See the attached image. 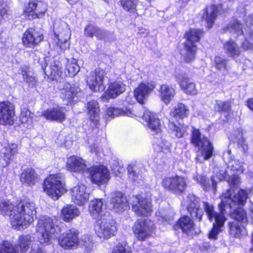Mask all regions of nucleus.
<instances>
[{"mask_svg": "<svg viewBox=\"0 0 253 253\" xmlns=\"http://www.w3.org/2000/svg\"><path fill=\"white\" fill-rule=\"evenodd\" d=\"M37 207L31 201L21 202L16 206L8 200L0 202V211L3 215H8L11 225L20 230L27 228L36 218Z\"/></svg>", "mask_w": 253, "mask_h": 253, "instance_id": "f257e3e1", "label": "nucleus"}, {"mask_svg": "<svg viewBox=\"0 0 253 253\" xmlns=\"http://www.w3.org/2000/svg\"><path fill=\"white\" fill-rule=\"evenodd\" d=\"M248 194L243 189L240 190L237 194H233L231 190H227L221 196V203L219 205L220 211L217 212L214 211L212 205L207 202H203L204 209L209 220L214 221L213 223L217 224H224L226 218L224 216L226 212V209H234L237 206H243L246 203Z\"/></svg>", "mask_w": 253, "mask_h": 253, "instance_id": "f03ea898", "label": "nucleus"}, {"mask_svg": "<svg viewBox=\"0 0 253 253\" xmlns=\"http://www.w3.org/2000/svg\"><path fill=\"white\" fill-rule=\"evenodd\" d=\"M142 120L148 126L157 133L153 142L154 148L158 152L167 153L170 151V144L167 140L166 136L161 133V124L156 114L149 110L144 111Z\"/></svg>", "mask_w": 253, "mask_h": 253, "instance_id": "7ed1b4c3", "label": "nucleus"}, {"mask_svg": "<svg viewBox=\"0 0 253 253\" xmlns=\"http://www.w3.org/2000/svg\"><path fill=\"white\" fill-rule=\"evenodd\" d=\"M43 188L44 192L55 200L67 191L64 178L61 173L50 175L45 179Z\"/></svg>", "mask_w": 253, "mask_h": 253, "instance_id": "20e7f679", "label": "nucleus"}, {"mask_svg": "<svg viewBox=\"0 0 253 253\" xmlns=\"http://www.w3.org/2000/svg\"><path fill=\"white\" fill-rule=\"evenodd\" d=\"M202 35L203 32L198 29H191L186 33L187 41L180 50V54L186 62H191L194 59L197 51L195 43L199 41Z\"/></svg>", "mask_w": 253, "mask_h": 253, "instance_id": "39448f33", "label": "nucleus"}, {"mask_svg": "<svg viewBox=\"0 0 253 253\" xmlns=\"http://www.w3.org/2000/svg\"><path fill=\"white\" fill-rule=\"evenodd\" d=\"M55 229L53 219L48 216L39 218L36 226V235L39 242L43 245L50 244Z\"/></svg>", "mask_w": 253, "mask_h": 253, "instance_id": "423d86ee", "label": "nucleus"}, {"mask_svg": "<svg viewBox=\"0 0 253 253\" xmlns=\"http://www.w3.org/2000/svg\"><path fill=\"white\" fill-rule=\"evenodd\" d=\"M191 141L198 149L199 154L203 157V161L212 157L214 151L212 144L208 137L201 134L199 129L193 128Z\"/></svg>", "mask_w": 253, "mask_h": 253, "instance_id": "0eeeda50", "label": "nucleus"}, {"mask_svg": "<svg viewBox=\"0 0 253 253\" xmlns=\"http://www.w3.org/2000/svg\"><path fill=\"white\" fill-rule=\"evenodd\" d=\"M216 178L218 181L223 180H227L230 186V189L233 194H237L233 189L237 188L240 185V178L238 175L230 172L229 170L226 168H217L215 169V175L211 178V182L212 189L214 191L216 190L217 183L218 181L215 179Z\"/></svg>", "mask_w": 253, "mask_h": 253, "instance_id": "6e6552de", "label": "nucleus"}, {"mask_svg": "<svg viewBox=\"0 0 253 253\" xmlns=\"http://www.w3.org/2000/svg\"><path fill=\"white\" fill-rule=\"evenodd\" d=\"M162 185L168 191L176 195L185 192L187 187V181L185 177L175 175L163 179Z\"/></svg>", "mask_w": 253, "mask_h": 253, "instance_id": "1a4fd4ad", "label": "nucleus"}, {"mask_svg": "<svg viewBox=\"0 0 253 253\" xmlns=\"http://www.w3.org/2000/svg\"><path fill=\"white\" fill-rule=\"evenodd\" d=\"M54 33L58 40L57 45L62 50L68 48L71 34L68 24L65 22H56L54 25Z\"/></svg>", "mask_w": 253, "mask_h": 253, "instance_id": "9d476101", "label": "nucleus"}, {"mask_svg": "<svg viewBox=\"0 0 253 253\" xmlns=\"http://www.w3.org/2000/svg\"><path fill=\"white\" fill-rule=\"evenodd\" d=\"M132 211L138 216H146L152 211L151 202L140 195L133 196L129 200Z\"/></svg>", "mask_w": 253, "mask_h": 253, "instance_id": "9b49d317", "label": "nucleus"}, {"mask_svg": "<svg viewBox=\"0 0 253 253\" xmlns=\"http://www.w3.org/2000/svg\"><path fill=\"white\" fill-rule=\"evenodd\" d=\"M117 230L114 220L101 218L95 225V231L100 238L108 239L115 235Z\"/></svg>", "mask_w": 253, "mask_h": 253, "instance_id": "f8f14e48", "label": "nucleus"}, {"mask_svg": "<svg viewBox=\"0 0 253 253\" xmlns=\"http://www.w3.org/2000/svg\"><path fill=\"white\" fill-rule=\"evenodd\" d=\"M105 75V71L99 69L90 72L86 78L89 88L94 91H103Z\"/></svg>", "mask_w": 253, "mask_h": 253, "instance_id": "ddd939ff", "label": "nucleus"}, {"mask_svg": "<svg viewBox=\"0 0 253 253\" xmlns=\"http://www.w3.org/2000/svg\"><path fill=\"white\" fill-rule=\"evenodd\" d=\"M46 5L41 2L30 1L24 8L23 14L29 19L42 17L46 11Z\"/></svg>", "mask_w": 253, "mask_h": 253, "instance_id": "4468645a", "label": "nucleus"}, {"mask_svg": "<svg viewBox=\"0 0 253 253\" xmlns=\"http://www.w3.org/2000/svg\"><path fill=\"white\" fill-rule=\"evenodd\" d=\"M154 228V225L152 221L139 219L135 223L133 230L138 239L142 241L150 235Z\"/></svg>", "mask_w": 253, "mask_h": 253, "instance_id": "2eb2a0df", "label": "nucleus"}, {"mask_svg": "<svg viewBox=\"0 0 253 253\" xmlns=\"http://www.w3.org/2000/svg\"><path fill=\"white\" fill-rule=\"evenodd\" d=\"M79 232L71 229L62 234L58 238L60 246L64 249H71L76 247L79 243Z\"/></svg>", "mask_w": 253, "mask_h": 253, "instance_id": "dca6fc26", "label": "nucleus"}, {"mask_svg": "<svg viewBox=\"0 0 253 253\" xmlns=\"http://www.w3.org/2000/svg\"><path fill=\"white\" fill-rule=\"evenodd\" d=\"M14 116V105L9 101L0 102V125H12Z\"/></svg>", "mask_w": 253, "mask_h": 253, "instance_id": "f3484780", "label": "nucleus"}, {"mask_svg": "<svg viewBox=\"0 0 253 253\" xmlns=\"http://www.w3.org/2000/svg\"><path fill=\"white\" fill-rule=\"evenodd\" d=\"M145 110H148L142 108L139 110H131L127 108H119L111 107L107 109L106 113L109 117L112 118L120 116H127L132 118L135 117L142 119L143 114Z\"/></svg>", "mask_w": 253, "mask_h": 253, "instance_id": "a211bd4d", "label": "nucleus"}, {"mask_svg": "<svg viewBox=\"0 0 253 253\" xmlns=\"http://www.w3.org/2000/svg\"><path fill=\"white\" fill-rule=\"evenodd\" d=\"M185 202L187 210L191 216L201 221L204 211L200 207V199L193 194H189Z\"/></svg>", "mask_w": 253, "mask_h": 253, "instance_id": "6ab92c4d", "label": "nucleus"}, {"mask_svg": "<svg viewBox=\"0 0 253 253\" xmlns=\"http://www.w3.org/2000/svg\"><path fill=\"white\" fill-rule=\"evenodd\" d=\"M92 182L97 184H103L109 179V172L104 166L92 167L87 170Z\"/></svg>", "mask_w": 253, "mask_h": 253, "instance_id": "aec40b11", "label": "nucleus"}, {"mask_svg": "<svg viewBox=\"0 0 253 253\" xmlns=\"http://www.w3.org/2000/svg\"><path fill=\"white\" fill-rule=\"evenodd\" d=\"M86 189V187L84 185H77L71 189L70 195L72 202L79 206L85 204L89 196Z\"/></svg>", "mask_w": 253, "mask_h": 253, "instance_id": "412c9836", "label": "nucleus"}, {"mask_svg": "<svg viewBox=\"0 0 253 253\" xmlns=\"http://www.w3.org/2000/svg\"><path fill=\"white\" fill-rule=\"evenodd\" d=\"M155 86V84L153 82L141 83L134 90V96L139 103L143 104L148 98Z\"/></svg>", "mask_w": 253, "mask_h": 253, "instance_id": "4be33fe9", "label": "nucleus"}, {"mask_svg": "<svg viewBox=\"0 0 253 253\" xmlns=\"http://www.w3.org/2000/svg\"><path fill=\"white\" fill-rule=\"evenodd\" d=\"M43 39L42 33L35 29L29 28L24 33L22 42L25 46L32 47L38 45Z\"/></svg>", "mask_w": 253, "mask_h": 253, "instance_id": "5701e85b", "label": "nucleus"}, {"mask_svg": "<svg viewBox=\"0 0 253 253\" xmlns=\"http://www.w3.org/2000/svg\"><path fill=\"white\" fill-rule=\"evenodd\" d=\"M128 202L126 196L121 192H117L112 194L110 201V208L116 212H121L126 209Z\"/></svg>", "mask_w": 253, "mask_h": 253, "instance_id": "b1692460", "label": "nucleus"}, {"mask_svg": "<svg viewBox=\"0 0 253 253\" xmlns=\"http://www.w3.org/2000/svg\"><path fill=\"white\" fill-rule=\"evenodd\" d=\"M66 168L70 171L79 173H84L88 170L85 160L77 156H72L67 159Z\"/></svg>", "mask_w": 253, "mask_h": 253, "instance_id": "393cba45", "label": "nucleus"}, {"mask_svg": "<svg viewBox=\"0 0 253 253\" xmlns=\"http://www.w3.org/2000/svg\"><path fill=\"white\" fill-rule=\"evenodd\" d=\"M175 79L181 89L186 93L190 95H195L197 93L195 83L190 82L189 78L185 73L181 72L176 74Z\"/></svg>", "mask_w": 253, "mask_h": 253, "instance_id": "a878e982", "label": "nucleus"}, {"mask_svg": "<svg viewBox=\"0 0 253 253\" xmlns=\"http://www.w3.org/2000/svg\"><path fill=\"white\" fill-rule=\"evenodd\" d=\"M42 116L46 119L57 122H63L66 118L64 109L58 106L42 111Z\"/></svg>", "mask_w": 253, "mask_h": 253, "instance_id": "bb28decb", "label": "nucleus"}, {"mask_svg": "<svg viewBox=\"0 0 253 253\" xmlns=\"http://www.w3.org/2000/svg\"><path fill=\"white\" fill-rule=\"evenodd\" d=\"M45 75L51 80H57L62 78V73L60 71L61 63L59 61H55L52 63L49 66L46 65V63L42 66Z\"/></svg>", "mask_w": 253, "mask_h": 253, "instance_id": "cd10ccee", "label": "nucleus"}, {"mask_svg": "<svg viewBox=\"0 0 253 253\" xmlns=\"http://www.w3.org/2000/svg\"><path fill=\"white\" fill-rule=\"evenodd\" d=\"M126 90V85L120 77L116 81L111 83L109 85L107 93L110 97L115 98Z\"/></svg>", "mask_w": 253, "mask_h": 253, "instance_id": "c85d7f7f", "label": "nucleus"}, {"mask_svg": "<svg viewBox=\"0 0 253 253\" xmlns=\"http://www.w3.org/2000/svg\"><path fill=\"white\" fill-rule=\"evenodd\" d=\"M20 180L23 183L31 186L38 182L39 175L35 169L28 168L23 171L20 176Z\"/></svg>", "mask_w": 253, "mask_h": 253, "instance_id": "c756f323", "label": "nucleus"}, {"mask_svg": "<svg viewBox=\"0 0 253 253\" xmlns=\"http://www.w3.org/2000/svg\"><path fill=\"white\" fill-rule=\"evenodd\" d=\"M89 212L93 218H102L103 214V200L96 199L90 201L89 205Z\"/></svg>", "mask_w": 253, "mask_h": 253, "instance_id": "7c9ffc66", "label": "nucleus"}, {"mask_svg": "<svg viewBox=\"0 0 253 253\" xmlns=\"http://www.w3.org/2000/svg\"><path fill=\"white\" fill-rule=\"evenodd\" d=\"M87 109L90 121L96 126L100 119L98 103L95 100L89 101L87 104Z\"/></svg>", "mask_w": 253, "mask_h": 253, "instance_id": "2f4dec72", "label": "nucleus"}, {"mask_svg": "<svg viewBox=\"0 0 253 253\" xmlns=\"http://www.w3.org/2000/svg\"><path fill=\"white\" fill-rule=\"evenodd\" d=\"M242 29V24L238 20L233 19L221 30V31L223 33L228 32L233 36L236 37L243 34Z\"/></svg>", "mask_w": 253, "mask_h": 253, "instance_id": "473e14b6", "label": "nucleus"}, {"mask_svg": "<svg viewBox=\"0 0 253 253\" xmlns=\"http://www.w3.org/2000/svg\"><path fill=\"white\" fill-rule=\"evenodd\" d=\"M220 7V6L217 7L215 5H211L207 7L206 12L204 14L203 18L206 21L209 28L214 23L219 13Z\"/></svg>", "mask_w": 253, "mask_h": 253, "instance_id": "72a5a7b5", "label": "nucleus"}, {"mask_svg": "<svg viewBox=\"0 0 253 253\" xmlns=\"http://www.w3.org/2000/svg\"><path fill=\"white\" fill-rule=\"evenodd\" d=\"M80 211L78 208L74 205H68L62 210L63 219L66 222H69L74 218L78 216Z\"/></svg>", "mask_w": 253, "mask_h": 253, "instance_id": "f704fd0d", "label": "nucleus"}, {"mask_svg": "<svg viewBox=\"0 0 253 253\" xmlns=\"http://www.w3.org/2000/svg\"><path fill=\"white\" fill-rule=\"evenodd\" d=\"M177 226H179L183 232L189 234L194 229V223L190 217L184 215L178 220L174 227L176 229Z\"/></svg>", "mask_w": 253, "mask_h": 253, "instance_id": "c9c22d12", "label": "nucleus"}, {"mask_svg": "<svg viewBox=\"0 0 253 253\" xmlns=\"http://www.w3.org/2000/svg\"><path fill=\"white\" fill-rule=\"evenodd\" d=\"M229 139L234 142H236L238 149L242 152L244 153L247 152L248 147L243 136L242 130H235L230 135Z\"/></svg>", "mask_w": 253, "mask_h": 253, "instance_id": "e433bc0d", "label": "nucleus"}, {"mask_svg": "<svg viewBox=\"0 0 253 253\" xmlns=\"http://www.w3.org/2000/svg\"><path fill=\"white\" fill-rule=\"evenodd\" d=\"M175 94L174 88L168 84H163L161 86L160 97L162 100L166 104H169Z\"/></svg>", "mask_w": 253, "mask_h": 253, "instance_id": "4c0bfd02", "label": "nucleus"}, {"mask_svg": "<svg viewBox=\"0 0 253 253\" xmlns=\"http://www.w3.org/2000/svg\"><path fill=\"white\" fill-rule=\"evenodd\" d=\"M17 148V145L14 143L9 144L0 148V156L5 161L6 165H7L12 156L16 153Z\"/></svg>", "mask_w": 253, "mask_h": 253, "instance_id": "58836bf2", "label": "nucleus"}, {"mask_svg": "<svg viewBox=\"0 0 253 253\" xmlns=\"http://www.w3.org/2000/svg\"><path fill=\"white\" fill-rule=\"evenodd\" d=\"M229 233L235 238H241L247 235L246 228L237 221L229 223Z\"/></svg>", "mask_w": 253, "mask_h": 253, "instance_id": "ea45409f", "label": "nucleus"}, {"mask_svg": "<svg viewBox=\"0 0 253 253\" xmlns=\"http://www.w3.org/2000/svg\"><path fill=\"white\" fill-rule=\"evenodd\" d=\"M223 48L227 54L232 57H238L241 53L239 46L231 39L224 43Z\"/></svg>", "mask_w": 253, "mask_h": 253, "instance_id": "a19ab883", "label": "nucleus"}, {"mask_svg": "<svg viewBox=\"0 0 253 253\" xmlns=\"http://www.w3.org/2000/svg\"><path fill=\"white\" fill-rule=\"evenodd\" d=\"M21 74L23 77L24 81L29 84V86L34 87L37 83V79L35 74L30 68L26 66L21 67Z\"/></svg>", "mask_w": 253, "mask_h": 253, "instance_id": "79ce46f5", "label": "nucleus"}, {"mask_svg": "<svg viewBox=\"0 0 253 253\" xmlns=\"http://www.w3.org/2000/svg\"><path fill=\"white\" fill-rule=\"evenodd\" d=\"M189 110L187 106L180 103L174 107L170 112V115L175 118L183 119L188 116Z\"/></svg>", "mask_w": 253, "mask_h": 253, "instance_id": "37998d69", "label": "nucleus"}, {"mask_svg": "<svg viewBox=\"0 0 253 253\" xmlns=\"http://www.w3.org/2000/svg\"><path fill=\"white\" fill-rule=\"evenodd\" d=\"M168 127L170 133L175 135L177 138L183 137L187 129L186 126H183L181 124H179V126H177L171 122H169Z\"/></svg>", "mask_w": 253, "mask_h": 253, "instance_id": "c03bdc74", "label": "nucleus"}, {"mask_svg": "<svg viewBox=\"0 0 253 253\" xmlns=\"http://www.w3.org/2000/svg\"><path fill=\"white\" fill-rule=\"evenodd\" d=\"M62 98L64 100H67L69 102L73 101L77 94L76 88L72 87L69 84H66L64 85V88L62 91Z\"/></svg>", "mask_w": 253, "mask_h": 253, "instance_id": "a18cd8bd", "label": "nucleus"}, {"mask_svg": "<svg viewBox=\"0 0 253 253\" xmlns=\"http://www.w3.org/2000/svg\"><path fill=\"white\" fill-rule=\"evenodd\" d=\"M33 241L31 235L27 234L21 236L18 240V247L20 249L21 253L28 251L31 242Z\"/></svg>", "mask_w": 253, "mask_h": 253, "instance_id": "49530a36", "label": "nucleus"}, {"mask_svg": "<svg viewBox=\"0 0 253 253\" xmlns=\"http://www.w3.org/2000/svg\"><path fill=\"white\" fill-rule=\"evenodd\" d=\"M127 172L129 178L134 182L137 181L141 178L138 167L135 163H131L128 166Z\"/></svg>", "mask_w": 253, "mask_h": 253, "instance_id": "de8ad7c7", "label": "nucleus"}, {"mask_svg": "<svg viewBox=\"0 0 253 253\" xmlns=\"http://www.w3.org/2000/svg\"><path fill=\"white\" fill-rule=\"evenodd\" d=\"M80 67L75 59L68 61L65 68V74L70 77H74L79 71Z\"/></svg>", "mask_w": 253, "mask_h": 253, "instance_id": "09e8293b", "label": "nucleus"}, {"mask_svg": "<svg viewBox=\"0 0 253 253\" xmlns=\"http://www.w3.org/2000/svg\"><path fill=\"white\" fill-rule=\"evenodd\" d=\"M227 169L230 172L237 175V173H243L244 171L243 163L239 160H232L229 163Z\"/></svg>", "mask_w": 253, "mask_h": 253, "instance_id": "8fccbe9b", "label": "nucleus"}, {"mask_svg": "<svg viewBox=\"0 0 253 253\" xmlns=\"http://www.w3.org/2000/svg\"><path fill=\"white\" fill-rule=\"evenodd\" d=\"M231 210L230 209V212H231V216L232 218L235 219L236 221H240L241 222H246L247 220V217L246 211L240 207L236 209L232 212Z\"/></svg>", "mask_w": 253, "mask_h": 253, "instance_id": "3c124183", "label": "nucleus"}, {"mask_svg": "<svg viewBox=\"0 0 253 253\" xmlns=\"http://www.w3.org/2000/svg\"><path fill=\"white\" fill-rule=\"evenodd\" d=\"M0 253H20L17 247L7 241H4L0 245Z\"/></svg>", "mask_w": 253, "mask_h": 253, "instance_id": "603ef678", "label": "nucleus"}, {"mask_svg": "<svg viewBox=\"0 0 253 253\" xmlns=\"http://www.w3.org/2000/svg\"><path fill=\"white\" fill-rule=\"evenodd\" d=\"M213 65L217 70L226 72L227 68V60L220 56H216L214 58Z\"/></svg>", "mask_w": 253, "mask_h": 253, "instance_id": "864d4df0", "label": "nucleus"}, {"mask_svg": "<svg viewBox=\"0 0 253 253\" xmlns=\"http://www.w3.org/2000/svg\"><path fill=\"white\" fill-rule=\"evenodd\" d=\"M136 2L137 0H121V3L123 8L131 13L136 12Z\"/></svg>", "mask_w": 253, "mask_h": 253, "instance_id": "5fc2aeb1", "label": "nucleus"}, {"mask_svg": "<svg viewBox=\"0 0 253 253\" xmlns=\"http://www.w3.org/2000/svg\"><path fill=\"white\" fill-rule=\"evenodd\" d=\"M246 23H247L246 21ZM246 25L248 27V33L246 34V39L242 43V47L245 49H253V45L248 41V39H250V40L252 39L253 40V36L251 34V33L252 32L251 27L253 25V24H250V25L247 24V23H246Z\"/></svg>", "mask_w": 253, "mask_h": 253, "instance_id": "6e6d98bb", "label": "nucleus"}, {"mask_svg": "<svg viewBox=\"0 0 253 253\" xmlns=\"http://www.w3.org/2000/svg\"><path fill=\"white\" fill-rule=\"evenodd\" d=\"M195 180L201 184L203 188L206 191L209 190L211 187V180L207 181L206 177L202 175L197 174L194 177Z\"/></svg>", "mask_w": 253, "mask_h": 253, "instance_id": "4d7b16f0", "label": "nucleus"}, {"mask_svg": "<svg viewBox=\"0 0 253 253\" xmlns=\"http://www.w3.org/2000/svg\"><path fill=\"white\" fill-rule=\"evenodd\" d=\"M215 110L218 112H228L230 110L231 105L229 102L216 101L214 107Z\"/></svg>", "mask_w": 253, "mask_h": 253, "instance_id": "13d9d810", "label": "nucleus"}, {"mask_svg": "<svg viewBox=\"0 0 253 253\" xmlns=\"http://www.w3.org/2000/svg\"><path fill=\"white\" fill-rule=\"evenodd\" d=\"M224 224L219 225L217 223H213L212 228L209 234V238L211 239L215 240L218 233L221 231V227Z\"/></svg>", "mask_w": 253, "mask_h": 253, "instance_id": "bf43d9fd", "label": "nucleus"}, {"mask_svg": "<svg viewBox=\"0 0 253 253\" xmlns=\"http://www.w3.org/2000/svg\"><path fill=\"white\" fill-rule=\"evenodd\" d=\"M98 27L89 24L86 26L84 29V33L85 36L92 38L95 36Z\"/></svg>", "mask_w": 253, "mask_h": 253, "instance_id": "052dcab7", "label": "nucleus"}, {"mask_svg": "<svg viewBox=\"0 0 253 253\" xmlns=\"http://www.w3.org/2000/svg\"><path fill=\"white\" fill-rule=\"evenodd\" d=\"M30 116L31 112L27 108H24L21 110L20 119L22 123H28L30 120Z\"/></svg>", "mask_w": 253, "mask_h": 253, "instance_id": "680f3d73", "label": "nucleus"}, {"mask_svg": "<svg viewBox=\"0 0 253 253\" xmlns=\"http://www.w3.org/2000/svg\"><path fill=\"white\" fill-rule=\"evenodd\" d=\"M130 252L126 245L119 244L114 247L112 253H130Z\"/></svg>", "mask_w": 253, "mask_h": 253, "instance_id": "e2e57ef3", "label": "nucleus"}, {"mask_svg": "<svg viewBox=\"0 0 253 253\" xmlns=\"http://www.w3.org/2000/svg\"><path fill=\"white\" fill-rule=\"evenodd\" d=\"M108 33L106 31L98 27L95 37L99 40H104L107 36Z\"/></svg>", "mask_w": 253, "mask_h": 253, "instance_id": "0e129e2a", "label": "nucleus"}, {"mask_svg": "<svg viewBox=\"0 0 253 253\" xmlns=\"http://www.w3.org/2000/svg\"><path fill=\"white\" fill-rule=\"evenodd\" d=\"M7 10L2 6H0V25L1 23L2 20L4 19L7 14Z\"/></svg>", "mask_w": 253, "mask_h": 253, "instance_id": "69168bd1", "label": "nucleus"}, {"mask_svg": "<svg viewBox=\"0 0 253 253\" xmlns=\"http://www.w3.org/2000/svg\"><path fill=\"white\" fill-rule=\"evenodd\" d=\"M246 102V105L253 112V98L248 99Z\"/></svg>", "mask_w": 253, "mask_h": 253, "instance_id": "338daca9", "label": "nucleus"}, {"mask_svg": "<svg viewBox=\"0 0 253 253\" xmlns=\"http://www.w3.org/2000/svg\"><path fill=\"white\" fill-rule=\"evenodd\" d=\"M30 253H44V251L41 248L32 249Z\"/></svg>", "mask_w": 253, "mask_h": 253, "instance_id": "774afa93", "label": "nucleus"}]
</instances>
